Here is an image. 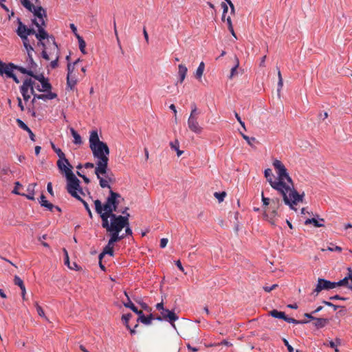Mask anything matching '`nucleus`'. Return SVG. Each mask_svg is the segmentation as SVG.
Segmentation results:
<instances>
[{"label": "nucleus", "mask_w": 352, "mask_h": 352, "mask_svg": "<svg viewBox=\"0 0 352 352\" xmlns=\"http://www.w3.org/2000/svg\"><path fill=\"white\" fill-rule=\"evenodd\" d=\"M14 70H17L21 74H23L24 67L20 65H15L13 63H6L0 60V76L11 78L16 83H19V80L14 73Z\"/></svg>", "instance_id": "4"}, {"label": "nucleus", "mask_w": 352, "mask_h": 352, "mask_svg": "<svg viewBox=\"0 0 352 352\" xmlns=\"http://www.w3.org/2000/svg\"><path fill=\"white\" fill-rule=\"evenodd\" d=\"M285 321L289 322V323H294V324H300V323H306L307 321H299L292 318H288L285 316Z\"/></svg>", "instance_id": "50"}, {"label": "nucleus", "mask_w": 352, "mask_h": 352, "mask_svg": "<svg viewBox=\"0 0 352 352\" xmlns=\"http://www.w3.org/2000/svg\"><path fill=\"white\" fill-rule=\"evenodd\" d=\"M89 147L93 155L98 160L96 172H101L108 166L110 150L106 142L100 141L96 130H93L89 136Z\"/></svg>", "instance_id": "2"}, {"label": "nucleus", "mask_w": 352, "mask_h": 352, "mask_svg": "<svg viewBox=\"0 0 352 352\" xmlns=\"http://www.w3.org/2000/svg\"><path fill=\"white\" fill-rule=\"evenodd\" d=\"M161 315L162 316H158L157 318L158 320H162V319H164L168 321L170 323H171L173 326L174 324L173 323L177 320H178V316L173 311L166 309H164L161 311Z\"/></svg>", "instance_id": "11"}, {"label": "nucleus", "mask_w": 352, "mask_h": 352, "mask_svg": "<svg viewBox=\"0 0 352 352\" xmlns=\"http://www.w3.org/2000/svg\"><path fill=\"white\" fill-rule=\"evenodd\" d=\"M170 146L172 149L175 150L177 152V155L178 157L182 155V154L184 153L183 151L179 149V143L177 140H175L174 142H170Z\"/></svg>", "instance_id": "30"}, {"label": "nucleus", "mask_w": 352, "mask_h": 352, "mask_svg": "<svg viewBox=\"0 0 352 352\" xmlns=\"http://www.w3.org/2000/svg\"><path fill=\"white\" fill-rule=\"evenodd\" d=\"M69 28L72 30V32H73V34L76 37V38H78V35H79V34H78L76 26L74 23H71L69 25Z\"/></svg>", "instance_id": "62"}, {"label": "nucleus", "mask_w": 352, "mask_h": 352, "mask_svg": "<svg viewBox=\"0 0 352 352\" xmlns=\"http://www.w3.org/2000/svg\"><path fill=\"white\" fill-rule=\"evenodd\" d=\"M270 315L274 318H280V319H283V320H285V314L284 312L278 311L276 309H273L272 311H271Z\"/></svg>", "instance_id": "34"}, {"label": "nucleus", "mask_w": 352, "mask_h": 352, "mask_svg": "<svg viewBox=\"0 0 352 352\" xmlns=\"http://www.w3.org/2000/svg\"><path fill=\"white\" fill-rule=\"evenodd\" d=\"M280 206V201L279 198H274L270 199V208L274 209H278Z\"/></svg>", "instance_id": "37"}, {"label": "nucleus", "mask_w": 352, "mask_h": 352, "mask_svg": "<svg viewBox=\"0 0 352 352\" xmlns=\"http://www.w3.org/2000/svg\"><path fill=\"white\" fill-rule=\"evenodd\" d=\"M29 88L27 87L24 84L20 87V92L21 95L28 94Z\"/></svg>", "instance_id": "63"}, {"label": "nucleus", "mask_w": 352, "mask_h": 352, "mask_svg": "<svg viewBox=\"0 0 352 352\" xmlns=\"http://www.w3.org/2000/svg\"><path fill=\"white\" fill-rule=\"evenodd\" d=\"M14 283L17 286H24L23 280L18 276H15L14 278Z\"/></svg>", "instance_id": "57"}, {"label": "nucleus", "mask_w": 352, "mask_h": 352, "mask_svg": "<svg viewBox=\"0 0 352 352\" xmlns=\"http://www.w3.org/2000/svg\"><path fill=\"white\" fill-rule=\"evenodd\" d=\"M53 151L57 154L58 157V160L56 162L57 167L60 170H65V168L69 166L71 164L69 160L66 158L65 153L62 151V150L56 146L53 142H50Z\"/></svg>", "instance_id": "8"}, {"label": "nucleus", "mask_w": 352, "mask_h": 352, "mask_svg": "<svg viewBox=\"0 0 352 352\" xmlns=\"http://www.w3.org/2000/svg\"><path fill=\"white\" fill-rule=\"evenodd\" d=\"M329 323V319L327 318H316L315 320L314 325L317 328H322L326 326Z\"/></svg>", "instance_id": "28"}, {"label": "nucleus", "mask_w": 352, "mask_h": 352, "mask_svg": "<svg viewBox=\"0 0 352 352\" xmlns=\"http://www.w3.org/2000/svg\"><path fill=\"white\" fill-rule=\"evenodd\" d=\"M56 52V58L54 60L51 61V63L50 64V66L52 69H54L58 67V60H59L60 54V50H57V52Z\"/></svg>", "instance_id": "35"}, {"label": "nucleus", "mask_w": 352, "mask_h": 352, "mask_svg": "<svg viewBox=\"0 0 352 352\" xmlns=\"http://www.w3.org/2000/svg\"><path fill=\"white\" fill-rule=\"evenodd\" d=\"M283 192L279 191L283 196V201L285 205L289 206L290 209L296 211L294 206L298 203L299 192L295 189L294 186H290L289 189L283 190Z\"/></svg>", "instance_id": "6"}, {"label": "nucleus", "mask_w": 352, "mask_h": 352, "mask_svg": "<svg viewBox=\"0 0 352 352\" xmlns=\"http://www.w3.org/2000/svg\"><path fill=\"white\" fill-rule=\"evenodd\" d=\"M273 166L278 175L277 182H281L284 184L283 187H280V191L283 192V190L289 189V185H287L285 182V178L289 175L287 169L285 168V165L281 161L276 159L273 162Z\"/></svg>", "instance_id": "7"}, {"label": "nucleus", "mask_w": 352, "mask_h": 352, "mask_svg": "<svg viewBox=\"0 0 352 352\" xmlns=\"http://www.w3.org/2000/svg\"><path fill=\"white\" fill-rule=\"evenodd\" d=\"M235 60H236V64L231 69L230 74L229 76L230 78H232L234 76H236L237 74V68L239 67V61L236 56H235Z\"/></svg>", "instance_id": "36"}, {"label": "nucleus", "mask_w": 352, "mask_h": 352, "mask_svg": "<svg viewBox=\"0 0 352 352\" xmlns=\"http://www.w3.org/2000/svg\"><path fill=\"white\" fill-rule=\"evenodd\" d=\"M226 22H227V24H228V28L229 31L230 32V33L232 34V35L235 38H236V34H235V32H234V28H233V26H232V20H231V18H230V16H228V17L226 19Z\"/></svg>", "instance_id": "40"}, {"label": "nucleus", "mask_w": 352, "mask_h": 352, "mask_svg": "<svg viewBox=\"0 0 352 352\" xmlns=\"http://www.w3.org/2000/svg\"><path fill=\"white\" fill-rule=\"evenodd\" d=\"M331 246H329L327 248V250L329 251H331V252H333V251H336V252H340L342 251V248L340 247V246H338V245H336L335 247H333L334 245L333 243H331L330 244Z\"/></svg>", "instance_id": "56"}, {"label": "nucleus", "mask_w": 352, "mask_h": 352, "mask_svg": "<svg viewBox=\"0 0 352 352\" xmlns=\"http://www.w3.org/2000/svg\"><path fill=\"white\" fill-rule=\"evenodd\" d=\"M107 170H108V166H107V168H104V170H103L100 173L96 172V168H95V174L97 176V178L99 179V184H100V186L101 188H108L110 190H111L110 185L108 184L109 182L107 181V179H104L103 177H102L100 176L101 175H105L106 173H107Z\"/></svg>", "instance_id": "15"}, {"label": "nucleus", "mask_w": 352, "mask_h": 352, "mask_svg": "<svg viewBox=\"0 0 352 352\" xmlns=\"http://www.w3.org/2000/svg\"><path fill=\"white\" fill-rule=\"evenodd\" d=\"M77 82L78 80L74 75L67 76V89L73 90L77 84Z\"/></svg>", "instance_id": "23"}, {"label": "nucleus", "mask_w": 352, "mask_h": 352, "mask_svg": "<svg viewBox=\"0 0 352 352\" xmlns=\"http://www.w3.org/2000/svg\"><path fill=\"white\" fill-rule=\"evenodd\" d=\"M72 166L69 165V166L65 168V170H60V172L65 175L67 182L66 189L67 192L72 197L78 200L81 198V197L77 193V190L80 189V181L74 175L72 171Z\"/></svg>", "instance_id": "3"}, {"label": "nucleus", "mask_w": 352, "mask_h": 352, "mask_svg": "<svg viewBox=\"0 0 352 352\" xmlns=\"http://www.w3.org/2000/svg\"><path fill=\"white\" fill-rule=\"evenodd\" d=\"M316 286H335L333 283L324 278H319Z\"/></svg>", "instance_id": "33"}, {"label": "nucleus", "mask_w": 352, "mask_h": 352, "mask_svg": "<svg viewBox=\"0 0 352 352\" xmlns=\"http://www.w3.org/2000/svg\"><path fill=\"white\" fill-rule=\"evenodd\" d=\"M75 65L73 63H68L67 64V76H73L72 73L74 71Z\"/></svg>", "instance_id": "52"}, {"label": "nucleus", "mask_w": 352, "mask_h": 352, "mask_svg": "<svg viewBox=\"0 0 352 352\" xmlns=\"http://www.w3.org/2000/svg\"><path fill=\"white\" fill-rule=\"evenodd\" d=\"M264 176L267 181L270 183L272 188L276 190L279 192L280 187H283L284 184L281 182H277L273 179L274 175L272 173V169H265L264 171Z\"/></svg>", "instance_id": "9"}, {"label": "nucleus", "mask_w": 352, "mask_h": 352, "mask_svg": "<svg viewBox=\"0 0 352 352\" xmlns=\"http://www.w3.org/2000/svg\"><path fill=\"white\" fill-rule=\"evenodd\" d=\"M46 92H47V96L48 100H53L58 97V95L54 92H52L51 91H46Z\"/></svg>", "instance_id": "60"}, {"label": "nucleus", "mask_w": 352, "mask_h": 352, "mask_svg": "<svg viewBox=\"0 0 352 352\" xmlns=\"http://www.w3.org/2000/svg\"><path fill=\"white\" fill-rule=\"evenodd\" d=\"M197 119V118H188V126L191 131L197 134H200L202 132L203 129L199 126Z\"/></svg>", "instance_id": "12"}, {"label": "nucleus", "mask_w": 352, "mask_h": 352, "mask_svg": "<svg viewBox=\"0 0 352 352\" xmlns=\"http://www.w3.org/2000/svg\"><path fill=\"white\" fill-rule=\"evenodd\" d=\"M78 200L80 201L83 204L85 210L88 212L89 217L91 219H92L93 218L92 212H91V209H90V208L89 206V204L87 203V201H85L82 197L80 199H78Z\"/></svg>", "instance_id": "42"}, {"label": "nucleus", "mask_w": 352, "mask_h": 352, "mask_svg": "<svg viewBox=\"0 0 352 352\" xmlns=\"http://www.w3.org/2000/svg\"><path fill=\"white\" fill-rule=\"evenodd\" d=\"M14 185H15V186H14V188L13 189V190H12V192L13 194H15V195H21V194H22V193H20V192L18 191L19 188H20V187H21V186H22L21 184L19 182H16L14 183Z\"/></svg>", "instance_id": "55"}, {"label": "nucleus", "mask_w": 352, "mask_h": 352, "mask_svg": "<svg viewBox=\"0 0 352 352\" xmlns=\"http://www.w3.org/2000/svg\"><path fill=\"white\" fill-rule=\"evenodd\" d=\"M34 14V15L38 18V19H42L43 17H47V13L45 10L41 6H34V9H32L30 11Z\"/></svg>", "instance_id": "19"}, {"label": "nucleus", "mask_w": 352, "mask_h": 352, "mask_svg": "<svg viewBox=\"0 0 352 352\" xmlns=\"http://www.w3.org/2000/svg\"><path fill=\"white\" fill-rule=\"evenodd\" d=\"M25 62L27 63L28 69L36 70L38 65L34 60L32 53H28Z\"/></svg>", "instance_id": "22"}, {"label": "nucleus", "mask_w": 352, "mask_h": 352, "mask_svg": "<svg viewBox=\"0 0 352 352\" xmlns=\"http://www.w3.org/2000/svg\"><path fill=\"white\" fill-rule=\"evenodd\" d=\"M16 34L21 38L23 44L30 43L28 36L23 34L20 30H16Z\"/></svg>", "instance_id": "41"}, {"label": "nucleus", "mask_w": 352, "mask_h": 352, "mask_svg": "<svg viewBox=\"0 0 352 352\" xmlns=\"http://www.w3.org/2000/svg\"><path fill=\"white\" fill-rule=\"evenodd\" d=\"M37 28L38 31L36 34H35V36L38 41L45 40L49 37V34L45 30L44 27L39 25Z\"/></svg>", "instance_id": "21"}, {"label": "nucleus", "mask_w": 352, "mask_h": 352, "mask_svg": "<svg viewBox=\"0 0 352 352\" xmlns=\"http://www.w3.org/2000/svg\"><path fill=\"white\" fill-rule=\"evenodd\" d=\"M104 175L105 176V179H107V181L109 182L113 183V182H115V179L113 177V173L111 170H109V168H108V170H107V173H106Z\"/></svg>", "instance_id": "49"}, {"label": "nucleus", "mask_w": 352, "mask_h": 352, "mask_svg": "<svg viewBox=\"0 0 352 352\" xmlns=\"http://www.w3.org/2000/svg\"><path fill=\"white\" fill-rule=\"evenodd\" d=\"M36 185H37L36 183L30 184L27 187V191H28V194L22 193L21 196L25 197L29 200L34 201L35 199L34 196V193H35L34 188Z\"/></svg>", "instance_id": "18"}, {"label": "nucleus", "mask_w": 352, "mask_h": 352, "mask_svg": "<svg viewBox=\"0 0 352 352\" xmlns=\"http://www.w3.org/2000/svg\"><path fill=\"white\" fill-rule=\"evenodd\" d=\"M16 122L18 126L21 129H23L25 131H29L28 129H30V127L23 121H22L21 119L17 118L16 120Z\"/></svg>", "instance_id": "46"}, {"label": "nucleus", "mask_w": 352, "mask_h": 352, "mask_svg": "<svg viewBox=\"0 0 352 352\" xmlns=\"http://www.w3.org/2000/svg\"><path fill=\"white\" fill-rule=\"evenodd\" d=\"M77 39H78V45H79V49H80V52L83 54H87V52L85 50L86 43H85V40L80 35H78V38Z\"/></svg>", "instance_id": "32"}, {"label": "nucleus", "mask_w": 352, "mask_h": 352, "mask_svg": "<svg viewBox=\"0 0 352 352\" xmlns=\"http://www.w3.org/2000/svg\"><path fill=\"white\" fill-rule=\"evenodd\" d=\"M263 216V219L268 221L272 225H275V222L272 220V217H270V214H268L265 210L264 211Z\"/></svg>", "instance_id": "53"}, {"label": "nucleus", "mask_w": 352, "mask_h": 352, "mask_svg": "<svg viewBox=\"0 0 352 352\" xmlns=\"http://www.w3.org/2000/svg\"><path fill=\"white\" fill-rule=\"evenodd\" d=\"M129 214H126V215L122 216V220H120L118 219L114 220V221L117 222V223H120L122 225L121 228H120V232L125 228V234H124L126 236L128 235H132L133 232L131 228L129 226Z\"/></svg>", "instance_id": "10"}, {"label": "nucleus", "mask_w": 352, "mask_h": 352, "mask_svg": "<svg viewBox=\"0 0 352 352\" xmlns=\"http://www.w3.org/2000/svg\"><path fill=\"white\" fill-rule=\"evenodd\" d=\"M240 133H241V136L243 137V138L247 141L248 144L250 146H253L252 142L256 141V138L254 137L250 138L249 136L245 135L244 133H243L241 132H240Z\"/></svg>", "instance_id": "47"}, {"label": "nucleus", "mask_w": 352, "mask_h": 352, "mask_svg": "<svg viewBox=\"0 0 352 352\" xmlns=\"http://www.w3.org/2000/svg\"><path fill=\"white\" fill-rule=\"evenodd\" d=\"M204 69H205V64L202 61L199 63V65L196 70V72H195V76L197 79H200L201 78L204 71Z\"/></svg>", "instance_id": "29"}, {"label": "nucleus", "mask_w": 352, "mask_h": 352, "mask_svg": "<svg viewBox=\"0 0 352 352\" xmlns=\"http://www.w3.org/2000/svg\"><path fill=\"white\" fill-rule=\"evenodd\" d=\"M324 222V219L322 218H320L318 219H316L315 218H311V219H306L305 221V225L312 224L316 228H320V227L324 226V225L323 223Z\"/></svg>", "instance_id": "20"}, {"label": "nucleus", "mask_w": 352, "mask_h": 352, "mask_svg": "<svg viewBox=\"0 0 352 352\" xmlns=\"http://www.w3.org/2000/svg\"><path fill=\"white\" fill-rule=\"evenodd\" d=\"M214 196L218 199L219 202H221L226 197V192L225 191L215 192Z\"/></svg>", "instance_id": "43"}, {"label": "nucleus", "mask_w": 352, "mask_h": 352, "mask_svg": "<svg viewBox=\"0 0 352 352\" xmlns=\"http://www.w3.org/2000/svg\"><path fill=\"white\" fill-rule=\"evenodd\" d=\"M20 1L23 6L28 11H31L32 9H34V5L30 1V0H20Z\"/></svg>", "instance_id": "39"}, {"label": "nucleus", "mask_w": 352, "mask_h": 352, "mask_svg": "<svg viewBox=\"0 0 352 352\" xmlns=\"http://www.w3.org/2000/svg\"><path fill=\"white\" fill-rule=\"evenodd\" d=\"M283 342L285 345L287 346L289 352H294V348L289 344L288 341L286 339H283Z\"/></svg>", "instance_id": "64"}, {"label": "nucleus", "mask_w": 352, "mask_h": 352, "mask_svg": "<svg viewBox=\"0 0 352 352\" xmlns=\"http://www.w3.org/2000/svg\"><path fill=\"white\" fill-rule=\"evenodd\" d=\"M44 40H41V41H38V43H37V46H41L43 47V51L41 52V56L43 58H44L45 60H50V56H49V54L47 53L46 49V45L45 43H44L43 41Z\"/></svg>", "instance_id": "25"}, {"label": "nucleus", "mask_w": 352, "mask_h": 352, "mask_svg": "<svg viewBox=\"0 0 352 352\" xmlns=\"http://www.w3.org/2000/svg\"><path fill=\"white\" fill-rule=\"evenodd\" d=\"M131 317V314H124L122 316V320L127 329H129V321Z\"/></svg>", "instance_id": "45"}, {"label": "nucleus", "mask_w": 352, "mask_h": 352, "mask_svg": "<svg viewBox=\"0 0 352 352\" xmlns=\"http://www.w3.org/2000/svg\"><path fill=\"white\" fill-rule=\"evenodd\" d=\"M200 111L197 109H191V112H190V116L189 118H198V116L200 114Z\"/></svg>", "instance_id": "59"}, {"label": "nucleus", "mask_w": 352, "mask_h": 352, "mask_svg": "<svg viewBox=\"0 0 352 352\" xmlns=\"http://www.w3.org/2000/svg\"><path fill=\"white\" fill-rule=\"evenodd\" d=\"M124 294L127 298V302H124V307H127V308H129L131 309L133 312H135V314H137L138 316H140V314H142V311L141 310H138V309L134 305V304L131 302V300H130V298L128 295V292L126 291H124Z\"/></svg>", "instance_id": "17"}, {"label": "nucleus", "mask_w": 352, "mask_h": 352, "mask_svg": "<svg viewBox=\"0 0 352 352\" xmlns=\"http://www.w3.org/2000/svg\"><path fill=\"white\" fill-rule=\"evenodd\" d=\"M261 199L264 206H267L270 204V199L264 196L263 192H261Z\"/></svg>", "instance_id": "58"}, {"label": "nucleus", "mask_w": 352, "mask_h": 352, "mask_svg": "<svg viewBox=\"0 0 352 352\" xmlns=\"http://www.w3.org/2000/svg\"><path fill=\"white\" fill-rule=\"evenodd\" d=\"M43 92L50 91L52 89V85L50 82L49 78L41 82Z\"/></svg>", "instance_id": "31"}, {"label": "nucleus", "mask_w": 352, "mask_h": 352, "mask_svg": "<svg viewBox=\"0 0 352 352\" xmlns=\"http://www.w3.org/2000/svg\"><path fill=\"white\" fill-rule=\"evenodd\" d=\"M103 254H108L111 256H113L114 255V251L113 248L107 245H105V247L103 248Z\"/></svg>", "instance_id": "44"}, {"label": "nucleus", "mask_w": 352, "mask_h": 352, "mask_svg": "<svg viewBox=\"0 0 352 352\" xmlns=\"http://www.w3.org/2000/svg\"><path fill=\"white\" fill-rule=\"evenodd\" d=\"M47 39L49 43L52 42V45H53V47L50 46V52L49 54H52L53 53H54V52H57V50H59V49H58L57 43L56 42L54 36H53L52 34L51 35L49 34V37L47 38Z\"/></svg>", "instance_id": "24"}, {"label": "nucleus", "mask_w": 352, "mask_h": 352, "mask_svg": "<svg viewBox=\"0 0 352 352\" xmlns=\"http://www.w3.org/2000/svg\"><path fill=\"white\" fill-rule=\"evenodd\" d=\"M335 286H352V270L351 268H348V274L344 277L342 279L337 281L333 282Z\"/></svg>", "instance_id": "14"}, {"label": "nucleus", "mask_w": 352, "mask_h": 352, "mask_svg": "<svg viewBox=\"0 0 352 352\" xmlns=\"http://www.w3.org/2000/svg\"><path fill=\"white\" fill-rule=\"evenodd\" d=\"M48 201L46 199V197L42 193L40 196V199H38V202L41 204V206H43L45 203H47Z\"/></svg>", "instance_id": "61"}, {"label": "nucleus", "mask_w": 352, "mask_h": 352, "mask_svg": "<svg viewBox=\"0 0 352 352\" xmlns=\"http://www.w3.org/2000/svg\"><path fill=\"white\" fill-rule=\"evenodd\" d=\"M178 69H179V71H178L179 75H184L185 76H186L188 69L184 65H182V64L179 65Z\"/></svg>", "instance_id": "48"}, {"label": "nucleus", "mask_w": 352, "mask_h": 352, "mask_svg": "<svg viewBox=\"0 0 352 352\" xmlns=\"http://www.w3.org/2000/svg\"><path fill=\"white\" fill-rule=\"evenodd\" d=\"M36 311L38 313V314L41 316V317H43L45 318H46L45 316V313H44V311L43 309H42V307L37 303L36 302Z\"/></svg>", "instance_id": "54"}, {"label": "nucleus", "mask_w": 352, "mask_h": 352, "mask_svg": "<svg viewBox=\"0 0 352 352\" xmlns=\"http://www.w3.org/2000/svg\"><path fill=\"white\" fill-rule=\"evenodd\" d=\"M18 28L16 30H20L27 36L30 35H35L36 32L34 28H28L23 22L21 21L20 18H17Z\"/></svg>", "instance_id": "16"}, {"label": "nucleus", "mask_w": 352, "mask_h": 352, "mask_svg": "<svg viewBox=\"0 0 352 352\" xmlns=\"http://www.w3.org/2000/svg\"><path fill=\"white\" fill-rule=\"evenodd\" d=\"M341 344V340L339 338H336L335 342L333 341H330L329 343V346L331 347V348H333L335 350V352H339V349H338L337 346L338 345H340Z\"/></svg>", "instance_id": "38"}, {"label": "nucleus", "mask_w": 352, "mask_h": 352, "mask_svg": "<svg viewBox=\"0 0 352 352\" xmlns=\"http://www.w3.org/2000/svg\"><path fill=\"white\" fill-rule=\"evenodd\" d=\"M124 200L121 195L109 190V195L106 198L104 203L102 204L101 201L96 199L94 201L95 210L100 215L101 221H114L117 219L122 220V216L117 214L116 212H120L118 206L121 201Z\"/></svg>", "instance_id": "1"}, {"label": "nucleus", "mask_w": 352, "mask_h": 352, "mask_svg": "<svg viewBox=\"0 0 352 352\" xmlns=\"http://www.w3.org/2000/svg\"><path fill=\"white\" fill-rule=\"evenodd\" d=\"M102 227L104 228L108 233L110 239L113 241L114 243H118L125 238L124 234H120L122 225L117 223L114 221H102Z\"/></svg>", "instance_id": "5"}, {"label": "nucleus", "mask_w": 352, "mask_h": 352, "mask_svg": "<svg viewBox=\"0 0 352 352\" xmlns=\"http://www.w3.org/2000/svg\"><path fill=\"white\" fill-rule=\"evenodd\" d=\"M23 84H24L27 87L31 88L34 87L35 85V82L32 80L31 78H26Z\"/></svg>", "instance_id": "51"}, {"label": "nucleus", "mask_w": 352, "mask_h": 352, "mask_svg": "<svg viewBox=\"0 0 352 352\" xmlns=\"http://www.w3.org/2000/svg\"><path fill=\"white\" fill-rule=\"evenodd\" d=\"M71 134L74 138V143L75 144L80 145L82 143L81 136L78 133V132L74 129L73 128L70 129Z\"/></svg>", "instance_id": "27"}, {"label": "nucleus", "mask_w": 352, "mask_h": 352, "mask_svg": "<svg viewBox=\"0 0 352 352\" xmlns=\"http://www.w3.org/2000/svg\"><path fill=\"white\" fill-rule=\"evenodd\" d=\"M152 320H153L152 314H150L148 316H145L144 314L142 313V314H140L139 316L138 321H140L143 324L148 325V324H151Z\"/></svg>", "instance_id": "26"}, {"label": "nucleus", "mask_w": 352, "mask_h": 352, "mask_svg": "<svg viewBox=\"0 0 352 352\" xmlns=\"http://www.w3.org/2000/svg\"><path fill=\"white\" fill-rule=\"evenodd\" d=\"M23 74H26L35 80L39 81L40 82H43L47 78L45 77L44 74L43 72L37 73L36 70L28 69L24 67V70L23 71Z\"/></svg>", "instance_id": "13"}]
</instances>
